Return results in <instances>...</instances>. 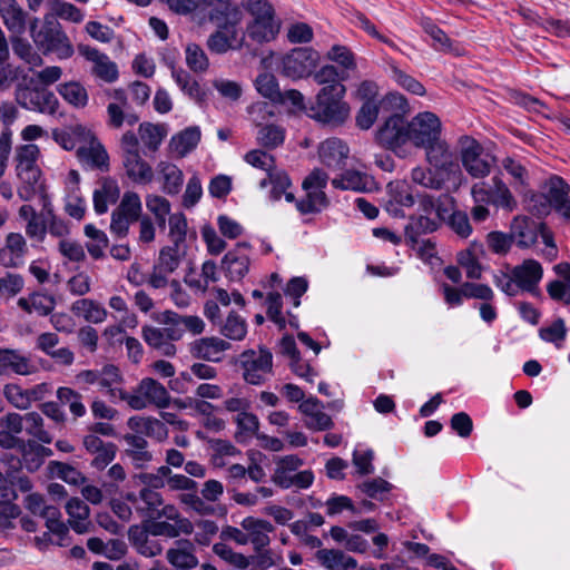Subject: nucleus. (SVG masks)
Returning <instances> with one entry per match:
<instances>
[{"mask_svg":"<svg viewBox=\"0 0 570 570\" xmlns=\"http://www.w3.org/2000/svg\"><path fill=\"white\" fill-rule=\"evenodd\" d=\"M208 16L217 29L208 37L207 48L216 55L242 50L245 46V35H240L238 28L243 20L240 8H212Z\"/></svg>","mask_w":570,"mask_h":570,"instance_id":"1","label":"nucleus"},{"mask_svg":"<svg viewBox=\"0 0 570 570\" xmlns=\"http://www.w3.org/2000/svg\"><path fill=\"white\" fill-rule=\"evenodd\" d=\"M39 19L29 20L30 37L45 55L55 53L59 59H69L75 53L72 43L60 22L52 16H46L38 30Z\"/></svg>","mask_w":570,"mask_h":570,"instance_id":"2","label":"nucleus"},{"mask_svg":"<svg viewBox=\"0 0 570 570\" xmlns=\"http://www.w3.org/2000/svg\"><path fill=\"white\" fill-rule=\"evenodd\" d=\"M405 109L391 110L375 131V142L397 157L404 158L410 153V125L404 114Z\"/></svg>","mask_w":570,"mask_h":570,"instance_id":"3","label":"nucleus"},{"mask_svg":"<svg viewBox=\"0 0 570 570\" xmlns=\"http://www.w3.org/2000/svg\"><path fill=\"white\" fill-rule=\"evenodd\" d=\"M345 92L344 85L322 87L309 109V117L327 125H342L350 115V106L344 100Z\"/></svg>","mask_w":570,"mask_h":570,"instance_id":"4","label":"nucleus"},{"mask_svg":"<svg viewBox=\"0 0 570 570\" xmlns=\"http://www.w3.org/2000/svg\"><path fill=\"white\" fill-rule=\"evenodd\" d=\"M328 176L320 169H313L303 180L302 187L306 196L296 202V208L302 215L321 213L330 205V199L324 193Z\"/></svg>","mask_w":570,"mask_h":570,"instance_id":"5","label":"nucleus"},{"mask_svg":"<svg viewBox=\"0 0 570 570\" xmlns=\"http://www.w3.org/2000/svg\"><path fill=\"white\" fill-rule=\"evenodd\" d=\"M320 53L309 47H296L285 53L279 61V72L292 80L312 76L318 66Z\"/></svg>","mask_w":570,"mask_h":570,"instance_id":"6","label":"nucleus"},{"mask_svg":"<svg viewBox=\"0 0 570 570\" xmlns=\"http://www.w3.org/2000/svg\"><path fill=\"white\" fill-rule=\"evenodd\" d=\"M471 195L475 204H488L512 212L517 202L499 176H494L491 183L480 181L472 186Z\"/></svg>","mask_w":570,"mask_h":570,"instance_id":"7","label":"nucleus"},{"mask_svg":"<svg viewBox=\"0 0 570 570\" xmlns=\"http://www.w3.org/2000/svg\"><path fill=\"white\" fill-rule=\"evenodd\" d=\"M239 366L243 370V379L252 385H261L266 380V374L273 371L272 352L259 346L258 351L248 348L239 355Z\"/></svg>","mask_w":570,"mask_h":570,"instance_id":"8","label":"nucleus"},{"mask_svg":"<svg viewBox=\"0 0 570 570\" xmlns=\"http://www.w3.org/2000/svg\"><path fill=\"white\" fill-rule=\"evenodd\" d=\"M142 204L136 191L124 193L119 205L111 213L110 230L119 238L128 235L132 223L142 216Z\"/></svg>","mask_w":570,"mask_h":570,"instance_id":"9","label":"nucleus"},{"mask_svg":"<svg viewBox=\"0 0 570 570\" xmlns=\"http://www.w3.org/2000/svg\"><path fill=\"white\" fill-rule=\"evenodd\" d=\"M462 166L473 178L487 177L492 168L493 158L484 154L479 141L470 136H462L459 140Z\"/></svg>","mask_w":570,"mask_h":570,"instance_id":"10","label":"nucleus"},{"mask_svg":"<svg viewBox=\"0 0 570 570\" xmlns=\"http://www.w3.org/2000/svg\"><path fill=\"white\" fill-rule=\"evenodd\" d=\"M423 149L425 151L426 163L433 167V169L441 173V175L450 180L456 179L461 175L456 157L442 136Z\"/></svg>","mask_w":570,"mask_h":570,"instance_id":"11","label":"nucleus"},{"mask_svg":"<svg viewBox=\"0 0 570 570\" xmlns=\"http://www.w3.org/2000/svg\"><path fill=\"white\" fill-rule=\"evenodd\" d=\"M409 125L411 146L415 148L422 149L442 136L441 120L431 111L419 112Z\"/></svg>","mask_w":570,"mask_h":570,"instance_id":"12","label":"nucleus"},{"mask_svg":"<svg viewBox=\"0 0 570 570\" xmlns=\"http://www.w3.org/2000/svg\"><path fill=\"white\" fill-rule=\"evenodd\" d=\"M406 107L407 100L397 92H390L379 101H364L356 115V125L361 129L367 130L373 126L380 112L390 114L391 110L405 109Z\"/></svg>","mask_w":570,"mask_h":570,"instance_id":"13","label":"nucleus"},{"mask_svg":"<svg viewBox=\"0 0 570 570\" xmlns=\"http://www.w3.org/2000/svg\"><path fill=\"white\" fill-rule=\"evenodd\" d=\"M16 100L22 108L40 112L47 110L55 112L58 105L53 92L28 86H19L17 88Z\"/></svg>","mask_w":570,"mask_h":570,"instance_id":"14","label":"nucleus"},{"mask_svg":"<svg viewBox=\"0 0 570 570\" xmlns=\"http://www.w3.org/2000/svg\"><path fill=\"white\" fill-rule=\"evenodd\" d=\"M78 51L86 60L92 62L91 73L96 78L107 83H112L118 79V67L106 53L88 45H79Z\"/></svg>","mask_w":570,"mask_h":570,"instance_id":"15","label":"nucleus"},{"mask_svg":"<svg viewBox=\"0 0 570 570\" xmlns=\"http://www.w3.org/2000/svg\"><path fill=\"white\" fill-rule=\"evenodd\" d=\"M249 248L248 243H238L234 249L227 252L223 257L222 268L229 281L239 282L248 273L250 264Z\"/></svg>","mask_w":570,"mask_h":570,"instance_id":"16","label":"nucleus"},{"mask_svg":"<svg viewBox=\"0 0 570 570\" xmlns=\"http://www.w3.org/2000/svg\"><path fill=\"white\" fill-rule=\"evenodd\" d=\"M28 254L26 238L20 233H9L6 236L4 245L0 248V265L6 268H18L23 266Z\"/></svg>","mask_w":570,"mask_h":570,"instance_id":"17","label":"nucleus"},{"mask_svg":"<svg viewBox=\"0 0 570 570\" xmlns=\"http://www.w3.org/2000/svg\"><path fill=\"white\" fill-rule=\"evenodd\" d=\"M543 223H538L525 216L514 217L510 225V235L512 242L520 248H529L535 244L539 229L543 228Z\"/></svg>","mask_w":570,"mask_h":570,"instance_id":"18","label":"nucleus"},{"mask_svg":"<svg viewBox=\"0 0 570 570\" xmlns=\"http://www.w3.org/2000/svg\"><path fill=\"white\" fill-rule=\"evenodd\" d=\"M512 275L519 291L535 294L538 284L543 275V269L538 261L524 259L522 264L512 268Z\"/></svg>","mask_w":570,"mask_h":570,"instance_id":"19","label":"nucleus"},{"mask_svg":"<svg viewBox=\"0 0 570 570\" xmlns=\"http://www.w3.org/2000/svg\"><path fill=\"white\" fill-rule=\"evenodd\" d=\"M136 396L142 400L145 409L148 405L166 409L170 404V395L167 389L151 377H145L139 382Z\"/></svg>","mask_w":570,"mask_h":570,"instance_id":"20","label":"nucleus"},{"mask_svg":"<svg viewBox=\"0 0 570 570\" xmlns=\"http://www.w3.org/2000/svg\"><path fill=\"white\" fill-rule=\"evenodd\" d=\"M37 367L29 357L18 350L0 348V375L13 373L29 375L35 373Z\"/></svg>","mask_w":570,"mask_h":570,"instance_id":"21","label":"nucleus"},{"mask_svg":"<svg viewBox=\"0 0 570 570\" xmlns=\"http://www.w3.org/2000/svg\"><path fill=\"white\" fill-rule=\"evenodd\" d=\"M230 346V343L219 337H204L191 344L190 353L194 357L217 363L222 361L223 353Z\"/></svg>","mask_w":570,"mask_h":570,"instance_id":"22","label":"nucleus"},{"mask_svg":"<svg viewBox=\"0 0 570 570\" xmlns=\"http://www.w3.org/2000/svg\"><path fill=\"white\" fill-rule=\"evenodd\" d=\"M0 17L11 35L26 32L28 13L17 0H0Z\"/></svg>","mask_w":570,"mask_h":570,"instance_id":"23","label":"nucleus"},{"mask_svg":"<svg viewBox=\"0 0 570 570\" xmlns=\"http://www.w3.org/2000/svg\"><path fill=\"white\" fill-rule=\"evenodd\" d=\"M68 514L67 524L78 534L90 531V509L86 502L79 498H71L65 505Z\"/></svg>","mask_w":570,"mask_h":570,"instance_id":"24","label":"nucleus"},{"mask_svg":"<svg viewBox=\"0 0 570 570\" xmlns=\"http://www.w3.org/2000/svg\"><path fill=\"white\" fill-rule=\"evenodd\" d=\"M548 193L546 194L553 208L562 214L566 218H570V186L560 176L553 175L548 180Z\"/></svg>","mask_w":570,"mask_h":570,"instance_id":"25","label":"nucleus"},{"mask_svg":"<svg viewBox=\"0 0 570 570\" xmlns=\"http://www.w3.org/2000/svg\"><path fill=\"white\" fill-rule=\"evenodd\" d=\"M348 147L338 138L324 140L318 149L321 161L328 168L338 169L348 156Z\"/></svg>","mask_w":570,"mask_h":570,"instance_id":"26","label":"nucleus"},{"mask_svg":"<svg viewBox=\"0 0 570 570\" xmlns=\"http://www.w3.org/2000/svg\"><path fill=\"white\" fill-rule=\"evenodd\" d=\"M440 220L428 215L412 216L404 228L405 243L413 249L419 245L420 237L435 232Z\"/></svg>","mask_w":570,"mask_h":570,"instance_id":"27","label":"nucleus"},{"mask_svg":"<svg viewBox=\"0 0 570 570\" xmlns=\"http://www.w3.org/2000/svg\"><path fill=\"white\" fill-rule=\"evenodd\" d=\"M120 197V188L117 181L110 177H105L100 181V187L92 194L94 209L98 215L106 214L108 206L114 205Z\"/></svg>","mask_w":570,"mask_h":570,"instance_id":"28","label":"nucleus"},{"mask_svg":"<svg viewBox=\"0 0 570 570\" xmlns=\"http://www.w3.org/2000/svg\"><path fill=\"white\" fill-rule=\"evenodd\" d=\"M90 145L79 147L77 156L80 161L88 164L91 168L107 171L109 169V156L105 147L90 134Z\"/></svg>","mask_w":570,"mask_h":570,"instance_id":"29","label":"nucleus"},{"mask_svg":"<svg viewBox=\"0 0 570 570\" xmlns=\"http://www.w3.org/2000/svg\"><path fill=\"white\" fill-rule=\"evenodd\" d=\"M122 439L128 445L126 454L131 459L135 468L142 469L153 460V453L148 451V442L142 435L127 433Z\"/></svg>","mask_w":570,"mask_h":570,"instance_id":"30","label":"nucleus"},{"mask_svg":"<svg viewBox=\"0 0 570 570\" xmlns=\"http://www.w3.org/2000/svg\"><path fill=\"white\" fill-rule=\"evenodd\" d=\"M171 77L180 90L198 105H203L207 99L206 90L199 82L186 70L173 68Z\"/></svg>","mask_w":570,"mask_h":570,"instance_id":"31","label":"nucleus"},{"mask_svg":"<svg viewBox=\"0 0 570 570\" xmlns=\"http://www.w3.org/2000/svg\"><path fill=\"white\" fill-rule=\"evenodd\" d=\"M167 560L177 569H191L198 563L194 553V544L188 540H179L168 550Z\"/></svg>","mask_w":570,"mask_h":570,"instance_id":"32","label":"nucleus"},{"mask_svg":"<svg viewBox=\"0 0 570 570\" xmlns=\"http://www.w3.org/2000/svg\"><path fill=\"white\" fill-rule=\"evenodd\" d=\"M41 176V169L17 175L20 181L17 194L21 200L29 202L37 195H41L46 198Z\"/></svg>","mask_w":570,"mask_h":570,"instance_id":"33","label":"nucleus"},{"mask_svg":"<svg viewBox=\"0 0 570 570\" xmlns=\"http://www.w3.org/2000/svg\"><path fill=\"white\" fill-rule=\"evenodd\" d=\"M40 157V149L35 144H26L16 147L14 151V169L16 174H23L29 171L39 170L38 159Z\"/></svg>","mask_w":570,"mask_h":570,"instance_id":"34","label":"nucleus"},{"mask_svg":"<svg viewBox=\"0 0 570 570\" xmlns=\"http://www.w3.org/2000/svg\"><path fill=\"white\" fill-rule=\"evenodd\" d=\"M281 22L276 18L257 23H247L245 37L253 42L263 45L273 41L279 33Z\"/></svg>","mask_w":570,"mask_h":570,"instance_id":"35","label":"nucleus"},{"mask_svg":"<svg viewBox=\"0 0 570 570\" xmlns=\"http://www.w3.org/2000/svg\"><path fill=\"white\" fill-rule=\"evenodd\" d=\"M87 546L90 551L111 560L120 559L127 550V544L120 538H109L104 542L100 537H91Z\"/></svg>","mask_w":570,"mask_h":570,"instance_id":"36","label":"nucleus"},{"mask_svg":"<svg viewBox=\"0 0 570 570\" xmlns=\"http://www.w3.org/2000/svg\"><path fill=\"white\" fill-rule=\"evenodd\" d=\"M345 539V547L354 552L371 554L382 558L383 551L389 544L387 537H372V547L364 540V537H341Z\"/></svg>","mask_w":570,"mask_h":570,"instance_id":"37","label":"nucleus"},{"mask_svg":"<svg viewBox=\"0 0 570 570\" xmlns=\"http://www.w3.org/2000/svg\"><path fill=\"white\" fill-rule=\"evenodd\" d=\"M157 173L163 179V191L167 195H177L184 183L183 171L175 165L168 161H160L157 165Z\"/></svg>","mask_w":570,"mask_h":570,"instance_id":"38","label":"nucleus"},{"mask_svg":"<svg viewBox=\"0 0 570 570\" xmlns=\"http://www.w3.org/2000/svg\"><path fill=\"white\" fill-rule=\"evenodd\" d=\"M124 167L127 176L136 184H148L154 178V173L148 163L140 154L134 156H124Z\"/></svg>","mask_w":570,"mask_h":570,"instance_id":"39","label":"nucleus"},{"mask_svg":"<svg viewBox=\"0 0 570 570\" xmlns=\"http://www.w3.org/2000/svg\"><path fill=\"white\" fill-rule=\"evenodd\" d=\"M18 305L28 314L35 312L39 316H47L53 311L56 301L51 295L37 292L30 294L28 297H20Z\"/></svg>","mask_w":570,"mask_h":570,"instance_id":"40","label":"nucleus"},{"mask_svg":"<svg viewBox=\"0 0 570 570\" xmlns=\"http://www.w3.org/2000/svg\"><path fill=\"white\" fill-rule=\"evenodd\" d=\"M316 559L328 570H347L356 567L353 558L335 549L317 550Z\"/></svg>","mask_w":570,"mask_h":570,"instance_id":"41","label":"nucleus"},{"mask_svg":"<svg viewBox=\"0 0 570 570\" xmlns=\"http://www.w3.org/2000/svg\"><path fill=\"white\" fill-rule=\"evenodd\" d=\"M332 185L338 189H351L355 191L371 190L373 185L372 178L356 170H346L338 178L332 180Z\"/></svg>","mask_w":570,"mask_h":570,"instance_id":"42","label":"nucleus"},{"mask_svg":"<svg viewBox=\"0 0 570 570\" xmlns=\"http://www.w3.org/2000/svg\"><path fill=\"white\" fill-rule=\"evenodd\" d=\"M71 311L75 315L83 317L89 323H102L107 317V309L99 303L89 298L73 302Z\"/></svg>","mask_w":570,"mask_h":570,"instance_id":"43","label":"nucleus"},{"mask_svg":"<svg viewBox=\"0 0 570 570\" xmlns=\"http://www.w3.org/2000/svg\"><path fill=\"white\" fill-rule=\"evenodd\" d=\"M411 179L417 185L434 190L443 189L445 184L450 181L449 178L441 175V173L436 171L431 166L429 168H423L421 166L413 168L411 171Z\"/></svg>","mask_w":570,"mask_h":570,"instance_id":"44","label":"nucleus"},{"mask_svg":"<svg viewBox=\"0 0 570 570\" xmlns=\"http://www.w3.org/2000/svg\"><path fill=\"white\" fill-rule=\"evenodd\" d=\"M144 341L158 353L165 356H174L176 354V346L165 338L160 327L145 325L141 328Z\"/></svg>","mask_w":570,"mask_h":570,"instance_id":"45","label":"nucleus"},{"mask_svg":"<svg viewBox=\"0 0 570 570\" xmlns=\"http://www.w3.org/2000/svg\"><path fill=\"white\" fill-rule=\"evenodd\" d=\"M186 252L181 245L171 244L159 250L158 258L154 265L168 274L174 273L180 265Z\"/></svg>","mask_w":570,"mask_h":570,"instance_id":"46","label":"nucleus"},{"mask_svg":"<svg viewBox=\"0 0 570 570\" xmlns=\"http://www.w3.org/2000/svg\"><path fill=\"white\" fill-rule=\"evenodd\" d=\"M200 140V130L198 127H188L175 135L170 140V147L180 157L186 156L196 148Z\"/></svg>","mask_w":570,"mask_h":570,"instance_id":"47","label":"nucleus"},{"mask_svg":"<svg viewBox=\"0 0 570 570\" xmlns=\"http://www.w3.org/2000/svg\"><path fill=\"white\" fill-rule=\"evenodd\" d=\"M23 33H14L10 36V42L13 53L30 66H40L43 60L40 55L33 49L31 43L22 38Z\"/></svg>","mask_w":570,"mask_h":570,"instance_id":"48","label":"nucleus"},{"mask_svg":"<svg viewBox=\"0 0 570 570\" xmlns=\"http://www.w3.org/2000/svg\"><path fill=\"white\" fill-rule=\"evenodd\" d=\"M57 90L59 95L75 108H83L88 104L87 89L78 81L60 83Z\"/></svg>","mask_w":570,"mask_h":570,"instance_id":"49","label":"nucleus"},{"mask_svg":"<svg viewBox=\"0 0 570 570\" xmlns=\"http://www.w3.org/2000/svg\"><path fill=\"white\" fill-rule=\"evenodd\" d=\"M237 431L235 433V440L238 443H244L248 439L253 438L259 429V420L254 413L248 411L238 413L235 417Z\"/></svg>","mask_w":570,"mask_h":570,"instance_id":"50","label":"nucleus"},{"mask_svg":"<svg viewBox=\"0 0 570 570\" xmlns=\"http://www.w3.org/2000/svg\"><path fill=\"white\" fill-rule=\"evenodd\" d=\"M219 332L226 338L242 341L247 334V323L236 312H230L222 323Z\"/></svg>","mask_w":570,"mask_h":570,"instance_id":"51","label":"nucleus"},{"mask_svg":"<svg viewBox=\"0 0 570 570\" xmlns=\"http://www.w3.org/2000/svg\"><path fill=\"white\" fill-rule=\"evenodd\" d=\"M240 6L252 17L248 23H257L276 18L275 10L267 0H242Z\"/></svg>","mask_w":570,"mask_h":570,"instance_id":"52","label":"nucleus"},{"mask_svg":"<svg viewBox=\"0 0 570 570\" xmlns=\"http://www.w3.org/2000/svg\"><path fill=\"white\" fill-rule=\"evenodd\" d=\"M257 91L273 102L282 101V91L278 81L273 73L264 72L257 76L255 80Z\"/></svg>","mask_w":570,"mask_h":570,"instance_id":"53","label":"nucleus"},{"mask_svg":"<svg viewBox=\"0 0 570 570\" xmlns=\"http://www.w3.org/2000/svg\"><path fill=\"white\" fill-rule=\"evenodd\" d=\"M139 136L149 150L156 151L166 136V129L163 125L144 122L139 126Z\"/></svg>","mask_w":570,"mask_h":570,"instance_id":"54","label":"nucleus"},{"mask_svg":"<svg viewBox=\"0 0 570 570\" xmlns=\"http://www.w3.org/2000/svg\"><path fill=\"white\" fill-rule=\"evenodd\" d=\"M146 207L154 214L159 229L166 228L167 216H170V203L165 197L158 195H148L146 197Z\"/></svg>","mask_w":570,"mask_h":570,"instance_id":"55","label":"nucleus"},{"mask_svg":"<svg viewBox=\"0 0 570 570\" xmlns=\"http://www.w3.org/2000/svg\"><path fill=\"white\" fill-rule=\"evenodd\" d=\"M85 235L92 239L91 243H87L86 245L91 257L95 259L102 258L105 256L104 249L109 243L107 235L91 224L85 226Z\"/></svg>","mask_w":570,"mask_h":570,"instance_id":"56","label":"nucleus"},{"mask_svg":"<svg viewBox=\"0 0 570 570\" xmlns=\"http://www.w3.org/2000/svg\"><path fill=\"white\" fill-rule=\"evenodd\" d=\"M39 518L45 521L48 529L45 534H68L69 525L62 520V514L57 507L47 505Z\"/></svg>","mask_w":570,"mask_h":570,"instance_id":"57","label":"nucleus"},{"mask_svg":"<svg viewBox=\"0 0 570 570\" xmlns=\"http://www.w3.org/2000/svg\"><path fill=\"white\" fill-rule=\"evenodd\" d=\"M24 430L42 443L50 444L52 442V435L43 429V419L38 412L24 414Z\"/></svg>","mask_w":570,"mask_h":570,"instance_id":"58","label":"nucleus"},{"mask_svg":"<svg viewBox=\"0 0 570 570\" xmlns=\"http://www.w3.org/2000/svg\"><path fill=\"white\" fill-rule=\"evenodd\" d=\"M387 197H390L396 204H400L405 208H411L415 204L412 187L407 183L396 180L390 183L387 185Z\"/></svg>","mask_w":570,"mask_h":570,"instance_id":"59","label":"nucleus"},{"mask_svg":"<svg viewBox=\"0 0 570 570\" xmlns=\"http://www.w3.org/2000/svg\"><path fill=\"white\" fill-rule=\"evenodd\" d=\"M57 397L62 405H68L75 417H81L86 414V406L81 402V394L70 387H59Z\"/></svg>","mask_w":570,"mask_h":570,"instance_id":"60","label":"nucleus"},{"mask_svg":"<svg viewBox=\"0 0 570 570\" xmlns=\"http://www.w3.org/2000/svg\"><path fill=\"white\" fill-rule=\"evenodd\" d=\"M357 488L368 498L383 501L393 489V485L382 478H375L364 481Z\"/></svg>","mask_w":570,"mask_h":570,"instance_id":"61","label":"nucleus"},{"mask_svg":"<svg viewBox=\"0 0 570 570\" xmlns=\"http://www.w3.org/2000/svg\"><path fill=\"white\" fill-rule=\"evenodd\" d=\"M285 138V130L277 125L263 126L257 135L259 144L268 149H274L283 144Z\"/></svg>","mask_w":570,"mask_h":570,"instance_id":"62","label":"nucleus"},{"mask_svg":"<svg viewBox=\"0 0 570 570\" xmlns=\"http://www.w3.org/2000/svg\"><path fill=\"white\" fill-rule=\"evenodd\" d=\"M49 469L52 476L61 479L69 484L77 485L85 480L81 472L67 463L51 461L49 463Z\"/></svg>","mask_w":570,"mask_h":570,"instance_id":"63","label":"nucleus"},{"mask_svg":"<svg viewBox=\"0 0 570 570\" xmlns=\"http://www.w3.org/2000/svg\"><path fill=\"white\" fill-rule=\"evenodd\" d=\"M87 136H90V131L86 129V127L81 125H77L71 128L70 131L67 130H55L53 138L55 140L66 150H72L76 148V138L86 139Z\"/></svg>","mask_w":570,"mask_h":570,"instance_id":"64","label":"nucleus"}]
</instances>
